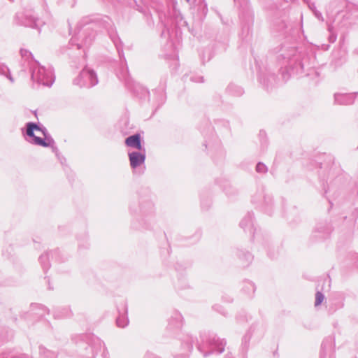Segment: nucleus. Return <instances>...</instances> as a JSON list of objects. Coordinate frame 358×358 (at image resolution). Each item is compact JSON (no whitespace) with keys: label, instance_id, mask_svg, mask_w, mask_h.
Instances as JSON below:
<instances>
[{"label":"nucleus","instance_id":"nucleus-2","mask_svg":"<svg viewBox=\"0 0 358 358\" xmlns=\"http://www.w3.org/2000/svg\"><path fill=\"white\" fill-rule=\"evenodd\" d=\"M31 78L34 81L45 86H51L54 83V76L50 69L37 66L32 72Z\"/></svg>","mask_w":358,"mask_h":358},{"label":"nucleus","instance_id":"nucleus-3","mask_svg":"<svg viewBox=\"0 0 358 358\" xmlns=\"http://www.w3.org/2000/svg\"><path fill=\"white\" fill-rule=\"evenodd\" d=\"M75 83L81 87H90L96 85L98 79L96 73L92 70L85 68L75 80Z\"/></svg>","mask_w":358,"mask_h":358},{"label":"nucleus","instance_id":"nucleus-9","mask_svg":"<svg viewBox=\"0 0 358 358\" xmlns=\"http://www.w3.org/2000/svg\"><path fill=\"white\" fill-rule=\"evenodd\" d=\"M256 169L259 173H265L267 171L266 165L262 163L257 164Z\"/></svg>","mask_w":358,"mask_h":358},{"label":"nucleus","instance_id":"nucleus-4","mask_svg":"<svg viewBox=\"0 0 358 358\" xmlns=\"http://www.w3.org/2000/svg\"><path fill=\"white\" fill-rule=\"evenodd\" d=\"M141 152H131L129 153V157L131 166L135 169L143 164L145 159V150H140Z\"/></svg>","mask_w":358,"mask_h":358},{"label":"nucleus","instance_id":"nucleus-6","mask_svg":"<svg viewBox=\"0 0 358 358\" xmlns=\"http://www.w3.org/2000/svg\"><path fill=\"white\" fill-rule=\"evenodd\" d=\"M354 95L349 94H337L335 95V99L338 103H342V104H349L352 103L354 101Z\"/></svg>","mask_w":358,"mask_h":358},{"label":"nucleus","instance_id":"nucleus-8","mask_svg":"<svg viewBox=\"0 0 358 358\" xmlns=\"http://www.w3.org/2000/svg\"><path fill=\"white\" fill-rule=\"evenodd\" d=\"M324 299V295L318 292L317 294H316V299H315V306H319L320 304L322 303V302L323 301Z\"/></svg>","mask_w":358,"mask_h":358},{"label":"nucleus","instance_id":"nucleus-1","mask_svg":"<svg viewBox=\"0 0 358 358\" xmlns=\"http://www.w3.org/2000/svg\"><path fill=\"white\" fill-rule=\"evenodd\" d=\"M27 126V134L32 138L31 143L45 148L53 144V140L47 136V131L45 128H41L33 122H29Z\"/></svg>","mask_w":358,"mask_h":358},{"label":"nucleus","instance_id":"nucleus-7","mask_svg":"<svg viewBox=\"0 0 358 358\" xmlns=\"http://www.w3.org/2000/svg\"><path fill=\"white\" fill-rule=\"evenodd\" d=\"M117 324L119 327H124L125 326L127 325L128 324V320L126 317H119L117 320Z\"/></svg>","mask_w":358,"mask_h":358},{"label":"nucleus","instance_id":"nucleus-11","mask_svg":"<svg viewBox=\"0 0 358 358\" xmlns=\"http://www.w3.org/2000/svg\"><path fill=\"white\" fill-rule=\"evenodd\" d=\"M187 1H189V0H187Z\"/></svg>","mask_w":358,"mask_h":358},{"label":"nucleus","instance_id":"nucleus-5","mask_svg":"<svg viewBox=\"0 0 358 358\" xmlns=\"http://www.w3.org/2000/svg\"><path fill=\"white\" fill-rule=\"evenodd\" d=\"M126 145L131 148H135L138 150H143L142 148L141 136L139 134H135L128 137L125 141Z\"/></svg>","mask_w":358,"mask_h":358},{"label":"nucleus","instance_id":"nucleus-10","mask_svg":"<svg viewBox=\"0 0 358 358\" xmlns=\"http://www.w3.org/2000/svg\"><path fill=\"white\" fill-rule=\"evenodd\" d=\"M21 54L23 57H27L29 53L25 50H21Z\"/></svg>","mask_w":358,"mask_h":358}]
</instances>
